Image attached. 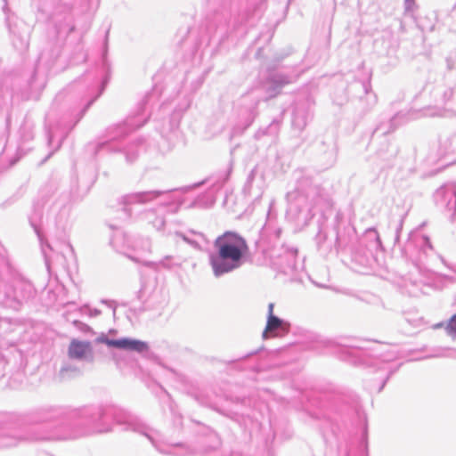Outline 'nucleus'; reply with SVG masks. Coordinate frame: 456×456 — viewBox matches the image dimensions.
Listing matches in <instances>:
<instances>
[{"mask_svg": "<svg viewBox=\"0 0 456 456\" xmlns=\"http://www.w3.org/2000/svg\"><path fill=\"white\" fill-rule=\"evenodd\" d=\"M91 354L92 345L89 341L71 339L68 348V355L70 359L83 360Z\"/></svg>", "mask_w": 456, "mask_h": 456, "instance_id": "3", "label": "nucleus"}, {"mask_svg": "<svg viewBox=\"0 0 456 456\" xmlns=\"http://www.w3.org/2000/svg\"><path fill=\"white\" fill-rule=\"evenodd\" d=\"M104 343L110 347L126 349L140 353L148 350L147 343L132 338L105 339Z\"/></svg>", "mask_w": 456, "mask_h": 456, "instance_id": "2", "label": "nucleus"}, {"mask_svg": "<svg viewBox=\"0 0 456 456\" xmlns=\"http://www.w3.org/2000/svg\"><path fill=\"white\" fill-rule=\"evenodd\" d=\"M446 331L450 336L456 333V316H453L446 326Z\"/></svg>", "mask_w": 456, "mask_h": 456, "instance_id": "5", "label": "nucleus"}, {"mask_svg": "<svg viewBox=\"0 0 456 456\" xmlns=\"http://www.w3.org/2000/svg\"><path fill=\"white\" fill-rule=\"evenodd\" d=\"M281 322H282L281 320L276 316H268L266 327H265L264 334H263L264 338H268L267 334L269 332L275 330L279 327H281Z\"/></svg>", "mask_w": 456, "mask_h": 456, "instance_id": "4", "label": "nucleus"}, {"mask_svg": "<svg viewBox=\"0 0 456 456\" xmlns=\"http://www.w3.org/2000/svg\"><path fill=\"white\" fill-rule=\"evenodd\" d=\"M442 326H443V324H442V323H439V324H436V325L435 326V328H441Z\"/></svg>", "mask_w": 456, "mask_h": 456, "instance_id": "7", "label": "nucleus"}, {"mask_svg": "<svg viewBox=\"0 0 456 456\" xmlns=\"http://www.w3.org/2000/svg\"><path fill=\"white\" fill-rule=\"evenodd\" d=\"M273 307H274V305L273 303H270L268 305V316H274L273 315Z\"/></svg>", "mask_w": 456, "mask_h": 456, "instance_id": "6", "label": "nucleus"}, {"mask_svg": "<svg viewBox=\"0 0 456 456\" xmlns=\"http://www.w3.org/2000/svg\"><path fill=\"white\" fill-rule=\"evenodd\" d=\"M218 257L212 260L216 275L228 273L239 266L243 252L248 248L246 241L233 232H225L216 240Z\"/></svg>", "mask_w": 456, "mask_h": 456, "instance_id": "1", "label": "nucleus"}]
</instances>
